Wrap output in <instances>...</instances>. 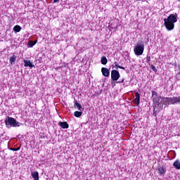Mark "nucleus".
<instances>
[{
	"label": "nucleus",
	"mask_w": 180,
	"mask_h": 180,
	"mask_svg": "<svg viewBox=\"0 0 180 180\" xmlns=\"http://www.w3.org/2000/svg\"><path fill=\"white\" fill-rule=\"evenodd\" d=\"M9 62L11 65H13V64H15V63L16 62V56H12L9 59Z\"/></svg>",
	"instance_id": "13"
},
{
	"label": "nucleus",
	"mask_w": 180,
	"mask_h": 180,
	"mask_svg": "<svg viewBox=\"0 0 180 180\" xmlns=\"http://www.w3.org/2000/svg\"><path fill=\"white\" fill-rule=\"evenodd\" d=\"M6 126L8 129H11V127H19L20 126V124L19 122L16 121L15 118L8 117L5 120Z\"/></svg>",
	"instance_id": "4"
},
{
	"label": "nucleus",
	"mask_w": 180,
	"mask_h": 180,
	"mask_svg": "<svg viewBox=\"0 0 180 180\" xmlns=\"http://www.w3.org/2000/svg\"><path fill=\"white\" fill-rule=\"evenodd\" d=\"M13 30L15 33H19L22 30V27L20 25H15L13 27Z\"/></svg>",
	"instance_id": "16"
},
{
	"label": "nucleus",
	"mask_w": 180,
	"mask_h": 180,
	"mask_svg": "<svg viewBox=\"0 0 180 180\" xmlns=\"http://www.w3.org/2000/svg\"><path fill=\"white\" fill-rule=\"evenodd\" d=\"M151 61V57L147 56L146 57V63H150Z\"/></svg>",
	"instance_id": "23"
},
{
	"label": "nucleus",
	"mask_w": 180,
	"mask_h": 180,
	"mask_svg": "<svg viewBox=\"0 0 180 180\" xmlns=\"http://www.w3.org/2000/svg\"><path fill=\"white\" fill-rule=\"evenodd\" d=\"M134 103L139 106L140 105V94L139 92L135 93V98L133 101Z\"/></svg>",
	"instance_id": "6"
},
{
	"label": "nucleus",
	"mask_w": 180,
	"mask_h": 180,
	"mask_svg": "<svg viewBox=\"0 0 180 180\" xmlns=\"http://www.w3.org/2000/svg\"><path fill=\"white\" fill-rule=\"evenodd\" d=\"M31 175L34 180H39V172H32Z\"/></svg>",
	"instance_id": "12"
},
{
	"label": "nucleus",
	"mask_w": 180,
	"mask_h": 180,
	"mask_svg": "<svg viewBox=\"0 0 180 180\" xmlns=\"http://www.w3.org/2000/svg\"><path fill=\"white\" fill-rule=\"evenodd\" d=\"M124 82V79H122L121 81L118 82L119 84H123Z\"/></svg>",
	"instance_id": "24"
},
{
	"label": "nucleus",
	"mask_w": 180,
	"mask_h": 180,
	"mask_svg": "<svg viewBox=\"0 0 180 180\" xmlns=\"http://www.w3.org/2000/svg\"><path fill=\"white\" fill-rule=\"evenodd\" d=\"M150 68L151 70H153V71H154V72H157V68H155V66H154L153 65H150Z\"/></svg>",
	"instance_id": "21"
},
{
	"label": "nucleus",
	"mask_w": 180,
	"mask_h": 180,
	"mask_svg": "<svg viewBox=\"0 0 180 180\" xmlns=\"http://www.w3.org/2000/svg\"><path fill=\"white\" fill-rule=\"evenodd\" d=\"M59 126H60V127L62 129H68V127H70V126L68 125V123H67V122H60Z\"/></svg>",
	"instance_id": "11"
},
{
	"label": "nucleus",
	"mask_w": 180,
	"mask_h": 180,
	"mask_svg": "<svg viewBox=\"0 0 180 180\" xmlns=\"http://www.w3.org/2000/svg\"><path fill=\"white\" fill-rule=\"evenodd\" d=\"M120 78V73L116 70H113L111 72V79L112 81H117Z\"/></svg>",
	"instance_id": "5"
},
{
	"label": "nucleus",
	"mask_w": 180,
	"mask_h": 180,
	"mask_svg": "<svg viewBox=\"0 0 180 180\" xmlns=\"http://www.w3.org/2000/svg\"><path fill=\"white\" fill-rule=\"evenodd\" d=\"M10 150L11 151H19V150H20V148H11Z\"/></svg>",
	"instance_id": "22"
},
{
	"label": "nucleus",
	"mask_w": 180,
	"mask_h": 180,
	"mask_svg": "<svg viewBox=\"0 0 180 180\" xmlns=\"http://www.w3.org/2000/svg\"><path fill=\"white\" fill-rule=\"evenodd\" d=\"M74 108H77L78 110H79L80 112H82V110H84V108H82V106H81L80 104L78 103L77 101H75Z\"/></svg>",
	"instance_id": "10"
},
{
	"label": "nucleus",
	"mask_w": 180,
	"mask_h": 180,
	"mask_svg": "<svg viewBox=\"0 0 180 180\" xmlns=\"http://www.w3.org/2000/svg\"><path fill=\"white\" fill-rule=\"evenodd\" d=\"M114 64H115V68L117 70V68H120V70H126V68L124 67L119 65V63H117V62H115Z\"/></svg>",
	"instance_id": "19"
},
{
	"label": "nucleus",
	"mask_w": 180,
	"mask_h": 180,
	"mask_svg": "<svg viewBox=\"0 0 180 180\" xmlns=\"http://www.w3.org/2000/svg\"><path fill=\"white\" fill-rule=\"evenodd\" d=\"M134 53L136 56H143L144 53V41L139 40L134 49Z\"/></svg>",
	"instance_id": "3"
},
{
	"label": "nucleus",
	"mask_w": 180,
	"mask_h": 180,
	"mask_svg": "<svg viewBox=\"0 0 180 180\" xmlns=\"http://www.w3.org/2000/svg\"><path fill=\"white\" fill-rule=\"evenodd\" d=\"M176 22H178V16L176 14H170L167 18L164 19V25L169 32L174 30Z\"/></svg>",
	"instance_id": "1"
},
{
	"label": "nucleus",
	"mask_w": 180,
	"mask_h": 180,
	"mask_svg": "<svg viewBox=\"0 0 180 180\" xmlns=\"http://www.w3.org/2000/svg\"><path fill=\"white\" fill-rule=\"evenodd\" d=\"M157 95H158L157 91H152V98H156Z\"/></svg>",
	"instance_id": "20"
},
{
	"label": "nucleus",
	"mask_w": 180,
	"mask_h": 180,
	"mask_svg": "<svg viewBox=\"0 0 180 180\" xmlns=\"http://www.w3.org/2000/svg\"><path fill=\"white\" fill-rule=\"evenodd\" d=\"M153 102H155V98H153Z\"/></svg>",
	"instance_id": "26"
},
{
	"label": "nucleus",
	"mask_w": 180,
	"mask_h": 180,
	"mask_svg": "<svg viewBox=\"0 0 180 180\" xmlns=\"http://www.w3.org/2000/svg\"><path fill=\"white\" fill-rule=\"evenodd\" d=\"M158 174H160L162 176H164V175H165V172H167V169H165L162 166H159L158 167Z\"/></svg>",
	"instance_id": "8"
},
{
	"label": "nucleus",
	"mask_w": 180,
	"mask_h": 180,
	"mask_svg": "<svg viewBox=\"0 0 180 180\" xmlns=\"http://www.w3.org/2000/svg\"><path fill=\"white\" fill-rule=\"evenodd\" d=\"M57 2H60V0H53V4H57Z\"/></svg>",
	"instance_id": "25"
},
{
	"label": "nucleus",
	"mask_w": 180,
	"mask_h": 180,
	"mask_svg": "<svg viewBox=\"0 0 180 180\" xmlns=\"http://www.w3.org/2000/svg\"><path fill=\"white\" fill-rule=\"evenodd\" d=\"M101 64H103V65H106V64H108V59L105 56L101 57Z\"/></svg>",
	"instance_id": "17"
},
{
	"label": "nucleus",
	"mask_w": 180,
	"mask_h": 180,
	"mask_svg": "<svg viewBox=\"0 0 180 180\" xmlns=\"http://www.w3.org/2000/svg\"><path fill=\"white\" fill-rule=\"evenodd\" d=\"M101 72L104 77H109L110 75V72L109 71V69L106 68H102Z\"/></svg>",
	"instance_id": "7"
},
{
	"label": "nucleus",
	"mask_w": 180,
	"mask_h": 180,
	"mask_svg": "<svg viewBox=\"0 0 180 180\" xmlns=\"http://www.w3.org/2000/svg\"><path fill=\"white\" fill-rule=\"evenodd\" d=\"M37 43V39L36 41L30 40L27 44V47L32 48Z\"/></svg>",
	"instance_id": "14"
},
{
	"label": "nucleus",
	"mask_w": 180,
	"mask_h": 180,
	"mask_svg": "<svg viewBox=\"0 0 180 180\" xmlns=\"http://www.w3.org/2000/svg\"><path fill=\"white\" fill-rule=\"evenodd\" d=\"M23 63H25V67H30V68H33V67H34V65H33V63L30 60H23Z\"/></svg>",
	"instance_id": "9"
},
{
	"label": "nucleus",
	"mask_w": 180,
	"mask_h": 180,
	"mask_svg": "<svg viewBox=\"0 0 180 180\" xmlns=\"http://www.w3.org/2000/svg\"><path fill=\"white\" fill-rule=\"evenodd\" d=\"M173 165L176 169H180V161L179 160H176L174 162Z\"/></svg>",
	"instance_id": "15"
},
{
	"label": "nucleus",
	"mask_w": 180,
	"mask_h": 180,
	"mask_svg": "<svg viewBox=\"0 0 180 180\" xmlns=\"http://www.w3.org/2000/svg\"><path fill=\"white\" fill-rule=\"evenodd\" d=\"M74 116H75V117H81V116H82V112H81V111H75L74 112Z\"/></svg>",
	"instance_id": "18"
},
{
	"label": "nucleus",
	"mask_w": 180,
	"mask_h": 180,
	"mask_svg": "<svg viewBox=\"0 0 180 180\" xmlns=\"http://www.w3.org/2000/svg\"><path fill=\"white\" fill-rule=\"evenodd\" d=\"M162 105H165L166 106H169V105H180V96H174V97H163L160 101Z\"/></svg>",
	"instance_id": "2"
}]
</instances>
